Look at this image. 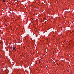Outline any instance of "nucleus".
I'll return each mask as SVG.
<instances>
[{
	"instance_id": "obj_1",
	"label": "nucleus",
	"mask_w": 74,
	"mask_h": 74,
	"mask_svg": "<svg viewBox=\"0 0 74 74\" xmlns=\"http://www.w3.org/2000/svg\"><path fill=\"white\" fill-rule=\"evenodd\" d=\"M15 47H13V50H15Z\"/></svg>"
},
{
	"instance_id": "obj_2",
	"label": "nucleus",
	"mask_w": 74,
	"mask_h": 74,
	"mask_svg": "<svg viewBox=\"0 0 74 74\" xmlns=\"http://www.w3.org/2000/svg\"><path fill=\"white\" fill-rule=\"evenodd\" d=\"M3 1L4 3H5V0H3Z\"/></svg>"
}]
</instances>
